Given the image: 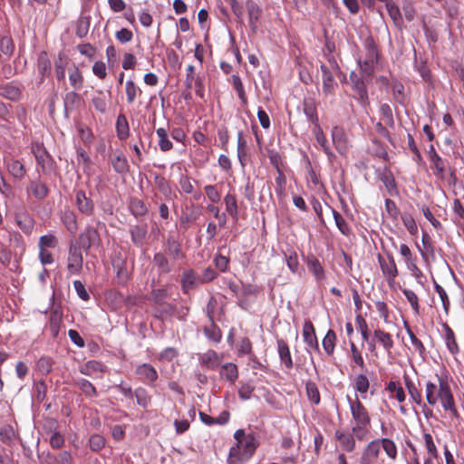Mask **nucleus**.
<instances>
[{
    "label": "nucleus",
    "mask_w": 464,
    "mask_h": 464,
    "mask_svg": "<svg viewBox=\"0 0 464 464\" xmlns=\"http://www.w3.org/2000/svg\"><path fill=\"white\" fill-rule=\"evenodd\" d=\"M439 382L440 390L437 392V398L440 399L443 409L450 418H458L459 413L448 381L440 378Z\"/></svg>",
    "instance_id": "nucleus-1"
},
{
    "label": "nucleus",
    "mask_w": 464,
    "mask_h": 464,
    "mask_svg": "<svg viewBox=\"0 0 464 464\" xmlns=\"http://www.w3.org/2000/svg\"><path fill=\"white\" fill-rule=\"evenodd\" d=\"M82 266L83 256L82 249L72 240L68 251L67 270L70 275H80L82 270Z\"/></svg>",
    "instance_id": "nucleus-2"
},
{
    "label": "nucleus",
    "mask_w": 464,
    "mask_h": 464,
    "mask_svg": "<svg viewBox=\"0 0 464 464\" xmlns=\"http://www.w3.org/2000/svg\"><path fill=\"white\" fill-rule=\"evenodd\" d=\"M73 242L76 243L82 250L87 253L92 246H100L102 238L96 228L88 226L84 231L79 235L78 240Z\"/></svg>",
    "instance_id": "nucleus-3"
},
{
    "label": "nucleus",
    "mask_w": 464,
    "mask_h": 464,
    "mask_svg": "<svg viewBox=\"0 0 464 464\" xmlns=\"http://www.w3.org/2000/svg\"><path fill=\"white\" fill-rule=\"evenodd\" d=\"M347 400L354 425L371 424V416L362 401L357 397L353 401L349 396H347Z\"/></svg>",
    "instance_id": "nucleus-4"
},
{
    "label": "nucleus",
    "mask_w": 464,
    "mask_h": 464,
    "mask_svg": "<svg viewBox=\"0 0 464 464\" xmlns=\"http://www.w3.org/2000/svg\"><path fill=\"white\" fill-rule=\"evenodd\" d=\"M37 164L41 166L44 173H50L54 169V161L43 144H35L32 147Z\"/></svg>",
    "instance_id": "nucleus-5"
},
{
    "label": "nucleus",
    "mask_w": 464,
    "mask_h": 464,
    "mask_svg": "<svg viewBox=\"0 0 464 464\" xmlns=\"http://www.w3.org/2000/svg\"><path fill=\"white\" fill-rule=\"evenodd\" d=\"M202 215V209L199 206L191 204L186 208V211H183L180 219L179 226L184 231H187L190 224L196 222Z\"/></svg>",
    "instance_id": "nucleus-6"
},
{
    "label": "nucleus",
    "mask_w": 464,
    "mask_h": 464,
    "mask_svg": "<svg viewBox=\"0 0 464 464\" xmlns=\"http://www.w3.org/2000/svg\"><path fill=\"white\" fill-rule=\"evenodd\" d=\"M201 283L200 276L192 269H185L182 272L180 285L184 294H188L190 290L196 289Z\"/></svg>",
    "instance_id": "nucleus-7"
},
{
    "label": "nucleus",
    "mask_w": 464,
    "mask_h": 464,
    "mask_svg": "<svg viewBox=\"0 0 464 464\" xmlns=\"http://www.w3.org/2000/svg\"><path fill=\"white\" fill-rule=\"evenodd\" d=\"M111 264L114 271L116 272V277L119 283L121 285L126 284L130 278L126 258L123 257L121 253L115 254L111 259Z\"/></svg>",
    "instance_id": "nucleus-8"
},
{
    "label": "nucleus",
    "mask_w": 464,
    "mask_h": 464,
    "mask_svg": "<svg viewBox=\"0 0 464 464\" xmlns=\"http://www.w3.org/2000/svg\"><path fill=\"white\" fill-rule=\"evenodd\" d=\"M381 452L379 439L372 440L363 449L360 464H374Z\"/></svg>",
    "instance_id": "nucleus-9"
},
{
    "label": "nucleus",
    "mask_w": 464,
    "mask_h": 464,
    "mask_svg": "<svg viewBox=\"0 0 464 464\" xmlns=\"http://www.w3.org/2000/svg\"><path fill=\"white\" fill-rule=\"evenodd\" d=\"M350 81L353 85V89L357 93V99L360 101L362 106H366L369 104V99H368V91L366 88V85L362 79L356 72H352L350 73Z\"/></svg>",
    "instance_id": "nucleus-10"
},
{
    "label": "nucleus",
    "mask_w": 464,
    "mask_h": 464,
    "mask_svg": "<svg viewBox=\"0 0 464 464\" xmlns=\"http://www.w3.org/2000/svg\"><path fill=\"white\" fill-rule=\"evenodd\" d=\"M214 300V297L212 296L208 304V316L210 321V326H205L204 327V334L212 342L219 343L222 338V333L219 327L215 324L214 318H213V313H214V306H211V302Z\"/></svg>",
    "instance_id": "nucleus-11"
},
{
    "label": "nucleus",
    "mask_w": 464,
    "mask_h": 464,
    "mask_svg": "<svg viewBox=\"0 0 464 464\" xmlns=\"http://www.w3.org/2000/svg\"><path fill=\"white\" fill-rule=\"evenodd\" d=\"M387 257L388 260H385L382 256L379 255L378 260L381 266V269L383 275L386 276L388 284L391 285L398 275V270L393 256L388 254Z\"/></svg>",
    "instance_id": "nucleus-12"
},
{
    "label": "nucleus",
    "mask_w": 464,
    "mask_h": 464,
    "mask_svg": "<svg viewBox=\"0 0 464 464\" xmlns=\"http://www.w3.org/2000/svg\"><path fill=\"white\" fill-rule=\"evenodd\" d=\"M75 200L78 210L85 215L92 216L94 212L93 200L86 196L84 190L79 189L75 191Z\"/></svg>",
    "instance_id": "nucleus-13"
},
{
    "label": "nucleus",
    "mask_w": 464,
    "mask_h": 464,
    "mask_svg": "<svg viewBox=\"0 0 464 464\" xmlns=\"http://www.w3.org/2000/svg\"><path fill=\"white\" fill-rule=\"evenodd\" d=\"M332 140L336 150L344 155L348 151V140L343 129L334 126L332 129Z\"/></svg>",
    "instance_id": "nucleus-14"
},
{
    "label": "nucleus",
    "mask_w": 464,
    "mask_h": 464,
    "mask_svg": "<svg viewBox=\"0 0 464 464\" xmlns=\"http://www.w3.org/2000/svg\"><path fill=\"white\" fill-rule=\"evenodd\" d=\"M249 452L242 448V445L233 446L227 459V464H243L252 458Z\"/></svg>",
    "instance_id": "nucleus-15"
},
{
    "label": "nucleus",
    "mask_w": 464,
    "mask_h": 464,
    "mask_svg": "<svg viewBox=\"0 0 464 464\" xmlns=\"http://www.w3.org/2000/svg\"><path fill=\"white\" fill-rule=\"evenodd\" d=\"M276 344L280 362L287 370H291L294 367V362L288 343L284 339L278 338L276 340Z\"/></svg>",
    "instance_id": "nucleus-16"
},
{
    "label": "nucleus",
    "mask_w": 464,
    "mask_h": 464,
    "mask_svg": "<svg viewBox=\"0 0 464 464\" xmlns=\"http://www.w3.org/2000/svg\"><path fill=\"white\" fill-rule=\"evenodd\" d=\"M14 219L19 228L26 235H30L34 227L33 217L26 211L22 210L15 213Z\"/></svg>",
    "instance_id": "nucleus-17"
},
{
    "label": "nucleus",
    "mask_w": 464,
    "mask_h": 464,
    "mask_svg": "<svg viewBox=\"0 0 464 464\" xmlns=\"http://www.w3.org/2000/svg\"><path fill=\"white\" fill-rule=\"evenodd\" d=\"M334 438L340 442L342 449L347 452H353L356 448L355 438L352 432L336 430Z\"/></svg>",
    "instance_id": "nucleus-18"
},
{
    "label": "nucleus",
    "mask_w": 464,
    "mask_h": 464,
    "mask_svg": "<svg viewBox=\"0 0 464 464\" xmlns=\"http://www.w3.org/2000/svg\"><path fill=\"white\" fill-rule=\"evenodd\" d=\"M130 234L133 245L141 247L146 242L148 225L146 223L134 225L130 228Z\"/></svg>",
    "instance_id": "nucleus-19"
},
{
    "label": "nucleus",
    "mask_w": 464,
    "mask_h": 464,
    "mask_svg": "<svg viewBox=\"0 0 464 464\" xmlns=\"http://www.w3.org/2000/svg\"><path fill=\"white\" fill-rule=\"evenodd\" d=\"M246 6L248 14L249 27L251 31L256 34L257 31L256 24L262 15V9L252 0H247Z\"/></svg>",
    "instance_id": "nucleus-20"
},
{
    "label": "nucleus",
    "mask_w": 464,
    "mask_h": 464,
    "mask_svg": "<svg viewBox=\"0 0 464 464\" xmlns=\"http://www.w3.org/2000/svg\"><path fill=\"white\" fill-rule=\"evenodd\" d=\"M304 341L312 349L319 352V343L315 334L314 324L310 320H306L303 327Z\"/></svg>",
    "instance_id": "nucleus-21"
},
{
    "label": "nucleus",
    "mask_w": 464,
    "mask_h": 464,
    "mask_svg": "<svg viewBox=\"0 0 464 464\" xmlns=\"http://www.w3.org/2000/svg\"><path fill=\"white\" fill-rule=\"evenodd\" d=\"M305 263L308 271L314 276L317 282H321L325 278L324 269L316 256L308 255L305 258Z\"/></svg>",
    "instance_id": "nucleus-22"
},
{
    "label": "nucleus",
    "mask_w": 464,
    "mask_h": 464,
    "mask_svg": "<svg viewBox=\"0 0 464 464\" xmlns=\"http://www.w3.org/2000/svg\"><path fill=\"white\" fill-rule=\"evenodd\" d=\"M62 323L63 310L61 306L53 307L51 311L49 319V329L53 338L58 336Z\"/></svg>",
    "instance_id": "nucleus-23"
},
{
    "label": "nucleus",
    "mask_w": 464,
    "mask_h": 464,
    "mask_svg": "<svg viewBox=\"0 0 464 464\" xmlns=\"http://www.w3.org/2000/svg\"><path fill=\"white\" fill-rule=\"evenodd\" d=\"M166 250L173 261L185 257L181 244L173 236L168 237L166 240Z\"/></svg>",
    "instance_id": "nucleus-24"
},
{
    "label": "nucleus",
    "mask_w": 464,
    "mask_h": 464,
    "mask_svg": "<svg viewBox=\"0 0 464 464\" xmlns=\"http://www.w3.org/2000/svg\"><path fill=\"white\" fill-rule=\"evenodd\" d=\"M153 264L157 267L159 275H168L172 270L169 258L162 252L154 254Z\"/></svg>",
    "instance_id": "nucleus-25"
},
{
    "label": "nucleus",
    "mask_w": 464,
    "mask_h": 464,
    "mask_svg": "<svg viewBox=\"0 0 464 464\" xmlns=\"http://www.w3.org/2000/svg\"><path fill=\"white\" fill-rule=\"evenodd\" d=\"M136 374L140 376L144 381L154 382L158 379V372L156 369L150 363H142L135 370Z\"/></svg>",
    "instance_id": "nucleus-26"
},
{
    "label": "nucleus",
    "mask_w": 464,
    "mask_h": 464,
    "mask_svg": "<svg viewBox=\"0 0 464 464\" xmlns=\"http://www.w3.org/2000/svg\"><path fill=\"white\" fill-rule=\"evenodd\" d=\"M82 102V96L74 91L66 92L63 97L64 114L68 117L69 111H73Z\"/></svg>",
    "instance_id": "nucleus-27"
},
{
    "label": "nucleus",
    "mask_w": 464,
    "mask_h": 464,
    "mask_svg": "<svg viewBox=\"0 0 464 464\" xmlns=\"http://www.w3.org/2000/svg\"><path fill=\"white\" fill-rule=\"evenodd\" d=\"M385 6L388 12L389 16L392 20L394 25L400 29L402 30L404 24H403V19L402 15L401 14V11L399 7L394 4L392 0H388L385 3Z\"/></svg>",
    "instance_id": "nucleus-28"
},
{
    "label": "nucleus",
    "mask_w": 464,
    "mask_h": 464,
    "mask_svg": "<svg viewBox=\"0 0 464 464\" xmlns=\"http://www.w3.org/2000/svg\"><path fill=\"white\" fill-rule=\"evenodd\" d=\"M0 95L7 100L16 102L22 97V91L19 87L8 82L0 85Z\"/></svg>",
    "instance_id": "nucleus-29"
},
{
    "label": "nucleus",
    "mask_w": 464,
    "mask_h": 464,
    "mask_svg": "<svg viewBox=\"0 0 464 464\" xmlns=\"http://www.w3.org/2000/svg\"><path fill=\"white\" fill-rule=\"evenodd\" d=\"M418 248L422 256V258L428 262L429 258L434 257V247L431 237L426 232H422V247L418 246Z\"/></svg>",
    "instance_id": "nucleus-30"
},
{
    "label": "nucleus",
    "mask_w": 464,
    "mask_h": 464,
    "mask_svg": "<svg viewBox=\"0 0 464 464\" xmlns=\"http://www.w3.org/2000/svg\"><path fill=\"white\" fill-rule=\"evenodd\" d=\"M303 111L307 117V119L314 124V128L320 126L318 121L317 110L315 106V102L313 99H304L303 102Z\"/></svg>",
    "instance_id": "nucleus-31"
},
{
    "label": "nucleus",
    "mask_w": 464,
    "mask_h": 464,
    "mask_svg": "<svg viewBox=\"0 0 464 464\" xmlns=\"http://www.w3.org/2000/svg\"><path fill=\"white\" fill-rule=\"evenodd\" d=\"M219 374L221 378L228 382L235 383L238 378V368L233 362H226L221 365Z\"/></svg>",
    "instance_id": "nucleus-32"
},
{
    "label": "nucleus",
    "mask_w": 464,
    "mask_h": 464,
    "mask_svg": "<svg viewBox=\"0 0 464 464\" xmlns=\"http://www.w3.org/2000/svg\"><path fill=\"white\" fill-rule=\"evenodd\" d=\"M128 208L136 218L145 216L149 211L144 201L135 197L130 198Z\"/></svg>",
    "instance_id": "nucleus-33"
},
{
    "label": "nucleus",
    "mask_w": 464,
    "mask_h": 464,
    "mask_svg": "<svg viewBox=\"0 0 464 464\" xmlns=\"http://www.w3.org/2000/svg\"><path fill=\"white\" fill-rule=\"evenodd\" d=\"M29 188L32 191L34 197L38 200L44 199L49 194V188L47 185L42 182L40 179H35L30 182Z\"/></svg>",
    "instance_id": "nucleus-34"
},
{
    "label": "nucleus",
    "mask_w": 464,
    "mask_h": 464,
    "mask_svg": "<svg viewBox=\"0 0 464 464\" xmlns=\"http://www.w3.org/2000/svg\"><path fill=\"white\" fill-rule=\"evenodd\" d=\"M37 69L41 75L40 82H43L44 77L51 72V61L48 58L47 53L44 51L41 52L38 55Z\"/></svg>",
    "instance_id": "nucleus-35"
},
{
    "label": "nucleus",
    "mask_w": 464,
    "mask_h": 464,
    "mask_svg": "<svg viewBox=\"0 0 464 464\" xmlns=\"http://www.w3.org/2000/svg\"><path fill=\"white\" fill-rule=\"evenodd\" d=\"M380 448H382L386 453L387 457L395 461L398 457V449L395 442L389 438L379 439Z\"/></svg>",
    "instance_id": "nucleus-36"
},
{
    "label": "nucleus",
    "mask_w": 464,
    "mask_h": 464,
    "mask_svg": "<svg viewBox=\"0 0 464 464\" xmlns=\"http://www.w3.org/2000/svg\"><path fill=\"white\" fill-rule=\"evenodd\" d=\"M111 163L114 171L118 174H126L130 170L129 162L121 152L114 157H111Z\"/></svg>",
    "instance_id": "nucleus-37"
},
{
    "label": "nucleus",
    "mask_w": 464,
    "mask_h": 464,
    "mask_svg": "<svg viewBox=\"0 0 464 464\" xmlns=\"http://www.w3.org/2000/svg\"><path fill=\"white\" fill-rule=\"evenodd\" d=\"M6 167L14 179H22L26 174L24 164L18 160L11 159L7 161Z\"/></svg>",
    "instance_id": "nucleus-38"
},
{
    "label": "nucleus",
    "mask_w": 464,
    "mask_h": 464,
    "mask_svg": "<svg viewBox=\"0 0 464 464\" xmlns=\"http://www.w3.org/2000/svg\"><path fill=\"white\" fill-rule=\"evenodd\" d=\"M442 327L444 331L445 343L449 351L452 354L458 353L459 350L453 331L447 324H443Z\"/></svg>",
    "instance_id": "nucleus-39"
},
{
    "label": "nucleus",
    "mask_w": 464,
    "mask_h": 464,
    "mask_svg": "<svg viewBox=\"0 0 464 464\" xmlns=\"http://www.w3.org/2000/svg\"><path fill=\"white\" fill-rule=\"evenodd\" d=\"M117 137L121 140H126L130 135V126L128 120L124 114H120L116 121Z\"/></svg>",
    "instance_id": "nucleus-40"
},
{
    "label": "nucleus",
    "mask_w": 464,
    "mask_h": 464,
    "mask_svg": "<svg viewBox=\"0 0 464 464\" xmlns=\"http://www.w3.org/2000/svg\"><path fill=\"white\" fill-rule=\"evenodd\" d=\"M363 45L366 51V59H371V61H378L380 54L377 44L372 35H368L364 39Z\"/></svg>",
    "instance_id": "nucleus-41"
},
{
    "label": "nucleus",
    "mask_w": 464,
    "mask_h": 464,
    "mask_svg": "<svg viewBox=\"0 0 464 464\" xmlns=\"http://www.w3.org/2000/svg\"><path fill=\"white\" fill-rule=\"evenodd\" d=\"M69 82H70V85L75 91L81 90L83 87L84 78H83L82 72L75 65L73 66L72 69L70 70Z\"/></svg>",
    "instance_id": "nucleus-42"
},
{
    "label": "nucleus",
    "mask_w": 464,
    "mask_h": 464,
    "mask_svg": "<svg viewBox=\"0 0 464 464\" xmlns=\"http://www.w3.org/2000/svg\"><path fill=\"white\" fill-rule=\"evenodd\" d=\"M74 385L78 387L86 397H97L98 392L94 385L86 379H79L74 381Z\"/></svg>",
    "instance_id": "nucleus-43"
},
{
    "label": "nucleus",
    "mask_w": 464,
    "mask_h": 464,
    "mask_svg": "<svg viewBox=\"0 0 464 464\" xmlns=\"http://www.w3.org/2000/svg\"><path fill=\"white\" fill-rule=\"evenodd\" d=\"M199 362L202 366L215 370L218 365V353L214 350H208L203 354H199Z\"/></svg>",
    "instance_id": "nucleus-44"
},
{
    "label": "nucleus",
    "mask_w": 464,
    "mask_h": 464,
    "mask_svg": "<svg viewBox=\"0 0 464 464\" xmlns=\"http://www.w3.org/2000/svg\"><path fill=\"white\" fill-rule=\"evenodd\" d=\"M316 141L318 144L323 148L324 153L328 156L329 159L335 158V155L332 151L330 146L327 143L326 137L320 126H317V128H314V130Z\"/></svg>",
    "instance_id": "nucleus-45"
},
{
    "label": "nucleus",
    "mask_w": 464,
    "mask_h": 464,
    "mask_svg": "<svg viewBox=\"0 0 464 464\" xmlns=\"http://www.w3.org/2000/svg\"><path fill=\"white\" fill-rule=\"evenodd\" d=\"M154 182L158 189L162 193L166 199L171 198L172 189L170 184L165 177L160 175H156L154 178Z\"/></svg>",
    "instance_id": "nucleus-46"
},
{
    "label": "nucleus",
    "mask_w": 464,
    "mask_h": 464,
    "mask_svg": "<svg viewBox=\"0 0 464 464\" xmlns=\"http://www.w3.org/2000/svg\"><path fill=\"white\" fill-rule=\"evenodd\" d=\"M374 338L383 346V348L391 353V349L393 347V341L392 335L389 333L384 332L381 329L374 330Z\"/></svg>",
    "instance_id": "nucleus-47"
},
{
    "label": "nucleus",
    "mask_w": 464,
    "mask_h": 464,
    "mask_svg": "<svg viewBox=\"0 0 464 464\" xmlns=\"http://www.w3.org/2000/svg\"><path fill=\"white\" fill-rule=\"evenodd\" d=\"M68 64L67 57L64 53H59L57 59L54 62L55 76L58 81L65 78V68Z\"/></svg>",
    "instance_id": "nucleus-48"
},
{
    "label": "nucleus",
    "mask_w": 464,
    "mask_h": 464,
    "mask_svg": "<svg viewBox=\"0 0 464 464\" xmlns=\"http://www.w3.org/2000/svg\"><path fill=\"white\" fill-rule=\"evenodd\" d=\"M224 202L226 204V210L229 214V216L234 219H238V208L236 197L230 193L227 194L224 198Z\"/></svg>",
    "instance_id": "nucleus-49"
},
{
    "label": "nucleus",
    "mask_w": 464,
    "mask_h": 464,
    "mask_svg": "<svg viewBox=\"0 0 464 464\" xmlns=\"http://www.w3.org/2000/svg\"><path fill=\"white\" fill-rule=\"evenodd\" d=\"M160 307L155 310L154 316L158 319H164L166 316L174 315L176 313V306L172 304L163 302L159 304Z\"/></svg>",
    "instance_id": "nucleus-50"
},
{
    "label": "nucleus",
    "mask_w": 464,
    "mask_h": 464,
    "mask_svg": "<svg viewBox=\"0 0 464 464\" xmlns=\"http://www.w3.org/2000/svg\"><path fill=\"white\" fill-rule=\"evenodd\" d=\"M328 208L331 209V211L333 213V217L334 218L336 227H338L340 232L344 236H349L351 234V229H350L347 222L345 221V219L343 218V216L337 210H335L334 208H333L330 206H328Z\"/></svg>",
    "instance_id": "nucleus-51"
},
{
    "label": "nucleus",
    "mask_w": 464,
    "mask_h": 464,
    "mask_svg": "<svg viewBox=\"0 0 464 464\" xmlns=\"http://www.w3.org/2000/svg\"><path fill=\"white\" fill-rule=\"evenodd\" d=\"M335 343L336 334L334 330L330 329L323 339V347L328 355H332L334 353Z\"/></svg>",
    "instance_id": "nucleus-52"
},
{
    "label": "nucleus",
    "mask_w": 464,
    "mask_h": 464,
    "mask_svg": "<svg viewBox=\"0 0 464 464\" xmlns=\"http://www.w3.org/2000/svg\"><path fill=\"white\" fill-rule=\"evenodd\" d=\"M242 443H237V445H242V448L249 452L251 455H254L256 450L257 449L259 442L256 440L254 433H248L243 440Z\"/></svg>",
    "instance_id": "nucleus-53"
},
{
    "label": "nucleus",
    "mask_w": 464,
    "mask_h": 464,
    "mask_svg": "<svg viewBox=\"0 0 464 464\" xmlns=\"http://www.w3.org/2000/svg\"><path fill=\"white\" fill-rule=\"evenodd\" d=\"M156 133L159 137V146L160 150L169 151L172 149V142L169 140L167 130L164 128H159L156 130Z\"/></svg>",
    "instance_id": "nucleus-54"
},
{
    "label": "nucleus",
    "mask_w": 464,
    "mask_h": 464,
    "mask_svg": "<svg viewBox=\"0 0 464 464\" xmlns=\"http://www.w3.org/2000/svg\"><path fill=\"white\" fill-rule=\"evenodd\" d=\"M103 372V365L101 362L91 360L80 368L82 374L90 376L92 372Z\"/></svg>",
    "instance_id": "nucleus-55"
},
{
    "label": "nucleus",
    "mask_w": 464,
    "mask_h": 464,
    "mask_svg": "<svg viewBox=\"0 0 464 464\" xmlns=\"http://www.w3.org/2000/svg\"><path fill=\"white\" fill-rule=\"evenodd\" d=\"M232 84L236 92H237L238 98L240 99L243 105L247 103V98L246 95L245 88L241 78L237 74L232 75Z\"/></svg>",
    "instance_id": "nucleus-56"
},
{
    "label": "nucleus",
    "mask_w": 464,
    "mask_h": 464,
    "mask_svg": "<svg viewBox=\"0 0 464 464\" xmlns=\"http://www.w3.org/2000/svg\"><path fill=\"white\" fill-rule=\"evenodd\" d=\"M125 92L127 96V102L129 104H132L137 97V94H140L141 90L135 84L132 80H129L125 84Z\"/></svg>",
    "instance_id": "nucleus-57"
},
{
    "label": "nucleus",
    "mask_w": 464,
    "mask_h": 464,
    "mask_svg": "<svg viewBox=\"0 0 464 464\" xmlns=\"http://www.w3.org/2000/svg\"><path fill=\"white\" fill-rule=\"evenodd\" d=\"M62 220L66 227L67 230L71 233H75L77 230V218L72 211H65L62 217Z\"/></svg>",
    "instance_id": "nucleus-58"
},
{
    "label": "nucleus",
    "mask_w": 464,
    "mask_h": 464,
    "mask_svg": "<svg viewBox=\"0 0 464 464\" xmlns=\"http://www.w3.org/2000/svg\"><path fill=\"white\" fill-rule=\"evenodd\" d=\"M371 424H363V425H353L352 427V433L355 439L358 440H365L367 439L368 434L370 433Z\"/></svg>",
    "instance_id": "nucleus-59"
},
{
    "label": "nucleus",
    "mask_w": 464,
    "mask_h": 464,
    "mask_svg": "<svg viewBox=\"0 0 464 464\" xmlns=\"http://www.w3.org/2000/svg\"><path fill=\"white\" fill-rule=\"evenodd\" d=\"M306 394L310 401L314 404H319L320 402V392L314 382H307L305 385Z\"/></svg>",
    "instance_id": "nucleus-60"
},
{
    "label": "nucleus",
    "mask_w": 464,
    "mask_h": 464,
    "mask_svg": "<svg viewBox=\"0 0 464 464\" xmlns=\"http://www.w3.org/2000/svg\"><path fill=\"white\" fill-rule=\"evenodd\" d=\"M106 440L102 435L92 434L89 439V447L92 451L98 452L105 446Z\"/></svg>",
    "instance_id": "nucleus-61"
},
{
    "label": "nucleus",
    "mask_w": 464,
    "mask_h": 464,
    "mask_svg": "<svg viewBox=\"0 0 464 464\" xmlns=\"http://www.w3.org/2000/svg\"><path fill=\"white\" fill-rule=\"evenodd\" d=\"M1 52L10 57L14 51V44L11 36L5 35L0 39Z\"/></svg>",
    "instance_id": "nucleus-62"
},
{
    "label": "nucleus",
    "mask_w": 464,
    "mask_h": 464,
    "mask_svg": "<svg viewBox=\"0 0 464 464\" xmlns=\"http://www.w3.org/2000/svg\"><path fill=\"white\" fill-rule=\"evenodd\" d=\"M90 27V20L88 17H80L76 23L75 34L79 38H83L87 35Z\"/></svg>",
    "instance_id": "nucleus-63"
},
{
    "label": "nucleus",
    "mask_w": 464,
    "mask_h": 464,
    "mask_svg": "<svg viewBox=\"0 0 464 464\" xmlns=\"http://www.w3.org/2000/svg\"><path fill=\"white\" fill-rule=\"evenodd\" d=\"M381 180L387 189L391 191L392 196L398 195L397 184L394 176L391 172L383 174L381 177Z\"/></svg>",
    "instance_id": "nucleus-64"
}]
</instances>
